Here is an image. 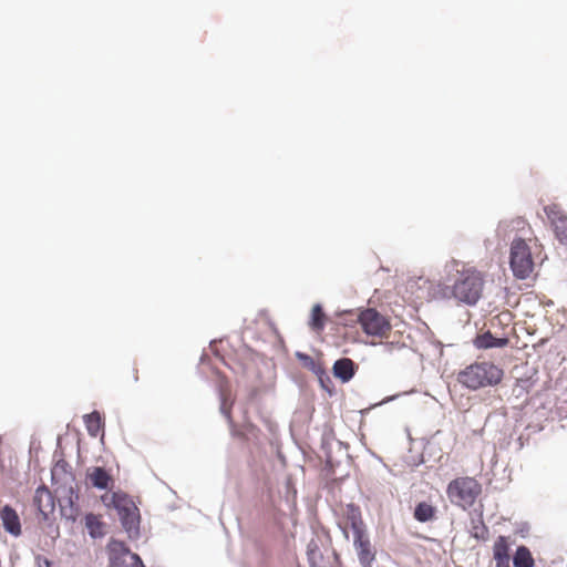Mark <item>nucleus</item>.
Wrapping results in <instances>:
<instances>
[{
  "label": "nucleus",
  "instance_id": "1",
  "mask_svg": "<svg viewBox=\"0 0 567 567\" xmlns=\"http://www.w3.org/2000/svg\"><path fill=\"white\" fill-rule=\"evenodd\" d=\"M504 371L491 361H475L457 374V381L470 390L495 386L503 380Z\"/></svg>",
  "mask_w": 567,
  "mask_h": 567
},
{
  "label": "nucleus",
  "instance_id": "2",
  "mask_svg": "<svg viewBox=\"0 0 567 567\" xmlns=\"http://www.w3.org/2000/svg\"><path fill=\"white\" fill-rule=\"evenodd\" d=\"M484 276L477 269L470 267L457 270L451 296L458 302L474 306L481 299L484 289Z\"/></svg>",
  "mask_w": 567,
  "mask_h": 567
},
{
  "label": "nucleus",
  "instance_id": "3",
  "mask_svg": "<svg viewBox=\"0 0 567 567\" xmlns=\"http://www.w3.org/2000/svg\"><path fill=\"white\" fill-rule=\"evenodd\" d=\"M103 503L117 511L122 526L127 533H137L140 512L135 503L124 493L114 492L102 496Z\"/></svg>",
  "mask_w": 567,
  "mask_h": 567
},
{
  "label": "nucleus",
  "instance_id": "4",
  "mask_svg": "<svg viewBox=\"0 0 567 567\" xmlns=\"http://www.w3.org/2000/svg\"><path fill=\"white\" fill-rule=\"evenodd\" d=\"M481 492V484L475 478L467 476L453 480L446 489L451 502L463 507L472 506Z\"/></svg>",
  "mask_w": 567,
  "mask_h": 567
},
{
  "label": "nucleus",
  "instance_id": "5",
  "mask_svg": "<svg viewBox=\"0 0 567 567\" xmlns=\"http://www.w3.org/2000/svg\"><path fill=\"white\" fill-rule=\"evenodd\" d=\"M509 265L513 275L517 279L528 278L534 270V259L532 256L530 247L527 243L517 238L511 245Z\"/></svg>",
  "mask_w": 567,
  "mask_h": 567
},
{
  "label": "nucleus",
  "instance_id": "6",
  "mask_svg": "<svg viewBox=\"0 0 567 567\" xmlns=\"http://www.w3.org/2000/svg\"><path fill=\"white\" fill-rule=\"evenodd\" d=\"M358 321L368 336L386 338L391 331L390 321L373 308L362 310Z\"/></svg>",
  "mask_w": 567,
  "mask_h": 567
},
{
  "label": "nucleus",
  "instance_id": "7",
  "mask_svg": "<svg viewBox=\"0 0 567 567\" xmlns=\"http://www.w3.org/2000/svg\"><path fill=\"white\" fill-rule=\"evenodd\" d=\"M109 550L111 567H145L140 556L131 553L123 542H111Z\"/></svg>",
  "mask_w": 567,
  "mask_h": 567
},
{
  "label": "nucleus",
  "instance_id": "8",
  "mask_svg": "<svg viewBox=\"0 0 567 567\" xmlns=\"http://www.w3.org/2000/svg\"><path fill=\"white\" fill-rule=\"evenodd\" d=\"M353 546L361 566L372 567L375 560V550L371 545L367 530L353 535Z\"/></svg>",
  "mask_w": 567,
  "mask_h": 567
},
{
  "label": "nucleus",
  "instance_id": "9",
  "mask_svg": "<svg viewBox=\"0 0 567 567\" xmlns=\"http://www.w3.org/2000/svg\"><path fill=\"white\" fill-rule=\"evenodd\" d=\"M33 506L42 515L43 519H48L49 515L54 512V497L48 487L40 486L35 489Z\"/></svg>",
  "mask_w": 567,
  "mask_h": 567
},
{
  "label": "nucleus",
  "instance_id": "10",
  "mask_svg": "<svg viewBox=\"0 0 567 567\" xmlns=\"http://www.w3.org/2000/svg\"><path fill=\"white\" fill-rule=\"evenodd\" d=\"M509 537L499 536L493 546V557L496 563V567H509V550H511Z\"/></svg>",
  "mask_w": 567,
  "mask_h": 567
},
{
  "label": "nucleus",
  "instance_id": "11",
  "mask_svg": "<svg viewBox=\"0 0 567 567\" xmlns=\"http://www.w3.org/2000/svg\"><path fill=\"white\" fill-rule=\"evenodd\" d=\"M547 216L550 220L556 238L561 244H567V216L556 209L548 210Z\"/></svg>",
  "mask_w": 567,
  "mask_h": 567
},
{
  "label": "nucleus",
  "instance_id": "12",
  "mask_svg": "<svg viewBox=\"0 0 567 567\" xmlns=\"http://www.w3.org/2000/svg\"><path fill=\"white\" fill-rule=\"evenodd\" d=\"M86 478L93 487L107 489L113 484V478L109 472L100 466L87 468Z\"/></svg>",
  "mask_w": 567,
  "mask_h": 567
},
{
  "label": "nucleus",
  "instance_id": "13",
  "mask_svg": "<svg viewBox=\"0 0 567 567\" xmlns=\"http://www.w3.org/2000/svg\"><path fill=\"white\" fill-rule=\"evenodd\" d=\"M0 518L3 528L13 536L21 535V523L17 512L9 505H6L0 511Z\"/></svg>",
  "mask_w": 567,
  "mask_h": 567
},
{
  "label": "nucleus",
  "instance_id": "14",
  "mask_svg": "<svg viewBox=\"0 0 567 567\" xmlns=\"http://www.w3.org/2000/svg\"><path fill=\"white\" fill-rule=\"evenodd\" d=\"M343 516L347 525H349L353 532V535L365 530V526L361 516V511L353 504H348L343 509Z\"/></svg>",
  "mask_w": 567,
  "mask_h": 567
},
{
  "label": "nucleus",
  "instance_id": "15",
  "mask_svg": "<svg viewBox=\"0 0 567 567\" xmlns=\"http://www.w3.org/2000/svg\"><path fill=\"white\" fill-rule=\"evenodd\" d=\"M332 370L336 378L342 382H348L354 375L355 364L351 359L342 358L334 362Z\"/></svg>",
  "mask_w": 567,
  "mask_h": 567
},
{
  "label": "nucleus",
  "instance_id": "16",
  "mask_svg": "<svg viewBox=\"0 0 567 567\" xmlns=\"http://www.w3.org/2000/svg\"><path fill=\"white\" fill-rule=\"evenodd\" d=\"M508 342L507 338H496L489 331L478 334L474 340V344L478 349L503 348Z\"/></svg>",
  "mask_w": 567,
  "mask_h": 567
},
{
  "label": "nucleus",
  "instance_id": "17",
  "mask_svg": "<svg viewBox=\"0 0 567 567\" xmlns=\"http://www.w3.org/2000/svg\"><path fill=\"white\" fill-rule=\"evenodd\" d=\"M79 496L75 494L73 489H70V496L66 499V504H61V514L64 518L75 522L79 517L80 509L76 505V501Z\"/></svg>",
  "mask_w": 567,
  "mask_h": 567
},
{
  "label": "nucleus",
  "instance_id": "18",
  "mask_svg": "<svg viewBox=\"0 0 567 567\" xmlns=\"http://www.w3.org/2000/svg\"><path fill=\"white\" fill-rule=\"evenodd\" d=\"M83 419L87 433L96 437L103 427L101 414L97 411H93L90 414H85Z\"/></svg>",
  "mask_w": 567,
  "mask_h": 567
},
{
  "label": "nucleus",
  "instance_id": "19",
  "mask_svg": "<svg viewBox=\"0 0 567 567\" xmlns=\"http://www.w3.org/2000/svg\"><path fill=\"white\" fill-rule=\"evenodd\" d=\"M85 527L93 538L104 535V524L99 515L92 513L87 514L85 516Z\"/></svg>",
  "mask_w": 567,
  "mask_h": 567
},
{
  "label": "nucleus",
  "instance_id": "20",
  "mask_svg": "<svg viewBox=\"0 0 567 567\" xmlns=\"http://www.w3.org/2000/svg\"><path fill=\"white\" fill-rule=\"evenodd\" d=\"M327 316L324 315L320 305H315L311 310L309 321L310 328L316 332H321L324 329Z\"/></svg>",
  "mask_w": 567,
  "mask_h": 567
},
{
  "label": "nucleus",
  "instance_id": "21",
  "mask_svg": "<svg viewBox=\"0 0 567 567\" xmlns=\"http://www.w3.org/2000/svg\"><path fill=\"white\" fill-rule=\"evenodd\" d=\"M435 507L426 502H421L414 509V518L421 523L429 522L435 516Z\"/></svg>",
  "mask_w": 567,
  "mask_h": 567
},
{
  "label": "nucleus",
  "instance_id": "22",
  "mask_svg": "<svg viewBox=\"0 0 567 567\" xmlns=\"http://www.w3.org/2000/svg\"><path fill=\"white\" fill-rule=\"evenodd\" d=\"M513 563L515 567H533L534 558L527 547L519 546L514 555Z\"/></svg>",
  "mask_w": 567,
  "mask_h": 567
},
{
  "label": "nucleus",
  "instance_id": "23",
  "mask_svg": "<svg viewBox=\"0 0 567 567\" xmlns=\"http://www.w3.org/2000/svg\"><path fill=\"white\" fill-rule=\"evenodd\" d=\"M474 536H475L476 538L483 537V535H480V534H478V532H475Z\"/></svg>",
  "mask_w": 567,
  "mask_h": 567
}]
</instances>
